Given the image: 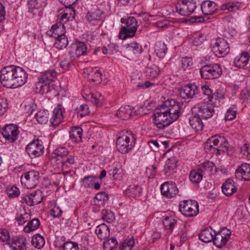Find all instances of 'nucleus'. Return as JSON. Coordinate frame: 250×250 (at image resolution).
Here are the masks:
<instances>
[{"label": "nucleus", "mask_w": 250, "mask_h": 250, "mask_svg": "<svg viewBox=\"0 0 250 250\" xmlns=\"http://www.w3.org/2000/svg\"><path fill=\"white\" fill-rule=\"evenodd\" d=\"M214 167L215 165L213 163L207 161L202 163L198 169L199 171L203 175H210L211 174Z\"/></svg>", "instance_id": "35"}, {"label": "nucleus", "mask_w": 250, "mask_h": 250, "mask_svg": "<svg viewBox=\"0 0 250 250\" xmlns=\"http://www.w3.org/2000/svg\"><path fill=\"white\" fill-rule=\"evenodd\" d=\"M84 73L87 75V78L92 82H100L102 80V73L97 67L86 68Z\"/></svg>", "instance_id": "24"}, {"label": "nucleus", "mask_w": 250, "mask_h": 250, "mask_svg": "<svg viewBox=\"0 0 250 250\" xmlns=\"http://www.w3.org/2000/svg\"><path fill=\"white\" fill-rule=\"evenodd\" d=\"M201 9L204 15L212 14L217 10L216 4L213 1H203Z\"/></svg>", "instance_id": "27"}, {"label": "nucleus", "mask_w": 250, "mask_h": 250, "mask_svg": "<svg viewBox=\"0 0 250 250\" xmlns=\"http://www.w3.org/2000/svg\"><path fill=\"white\" fill-rule=\"evenodd\" d=\"M103 12L99 9H95L88 11L87 13L86 18L89 21H93L100 20Z\"/></svg>", "instance_id": "38"}, {"label": "nucleus", "mask_w": 250, "mask_h": 250, "mask_svg": "<svg viewBox=\"0 0 250 250\" xmlns=\"http://www.w3.org/2000/svg\"><path fill=\"white\" fill-rule=\"evenodd\" d=\"M227 141L224 136L215 135L209 138L205 144V149L207 152L217 155L227 150Z\"/></svg>", "instance_id": "3"}, {"label": "nucleus", "mask_w": 250, "mask_h": 250, "mask_svg": "<svg viewBox=\"0 0 250 250\" xmlns=\"http://www.w3.org/2000/svg\"><path fill=\"white\" fill-rule=\"evenodd\" d=\"M68 43L67 38L65 35L56 38L55 42L56 47L59 49H62L67 46Z\"/></svg>", "instance_id": "48"}, {"label": "nucleus", "mask_w": 250, "mask_h": 250, "mask_svg": "<svg viewBox=\"0 0 250 250\" xmlns=\"http://www.w3.org/2000/svg\"><path fill=\"white\" fill-rule=\"evenodd\" d=\"M167 45L162 42L156 43L155 47V52L156 55L160 58H163L167 52Z\"/></svg>", "instance_id": "37"}, {"label": "nucleus", "mask_w": 250, "mask_h": 250, "mask_svg": "<svg viewBox=\"0 0 250 250\" xmlns=\"http://www.w3.org/2000/svg\"><path fill=\"white\" fill-rule=\"evenodd\" d=\"M102 214V219L108 223L112 222L115 219L114 214L110 210L103 209Z\"/></svg>", "instance_id": "52"}, {"label": "nucleus", "mask_w": 250, "mask_h": 250, "mask_svg": "<svg viewBox=\"0 0 250 250\" xmlns=\"http://www.w3.org/2000/svg\"><path fill=\"white\" fill-rule=\"evenodd\" d=\"M133 108L129 105L121 107L117 112L116 115L122 120H127L131 116Z\"/></svg>", "instance_id": "32"}, {"label": "nucleus", "mask_w": 250, "mask_h": 250, "mask_svg": "<svg viewBox=\"0 0 250 250\" xmlns=\"http://www.w3.org/2000/svg\"><path fill=\"white\" fill-rule=\"evenodd\" d=\"M36 105L34 103L31 102L24 105V112L28 115H30L35 110Z\"/></svg>", "instance_id": "62"}, {"label": "nucleus", "mask_w": 250, "mask_h": 250, "mask_svg": "<svg viewBox=\"0 0 250 250\" xmlns=\"http://www.w3.org/2000/svg\"><path fill=\"white\" fill-rule=\"evenodd\" d=\"M199 87L194 84H188L180 90V95L183 99H191L199 92Z\"/></svg>", "instance_id": "19"}, {"label": "nucleus", "mask_w": 250, "mask_h": 250, "mask_svg": "<svg viewBox=\"0 0 250 250\" xmlns=\"http://www.w3.org/2000/svg\"><path fill=\"white\" fill-rule=\"evenodd\" d=\"M159 72V68L154 64L148 65L146 70L147 76L152 79L157 77L158 76Z\"/></svg>", "instance_id": "40"}, {"label": "nucleus", "mask_w": 250, "mask_h": 250, "mask_svg": "<svg viewBox=\"0 0 250 250\" xmlns=\"http://www.w3.org/2000/svg\"><path fill=\"white\" fill-rule=\"evenodd\" d=\"M121 22L124 24L121 28L119 38L125 40L128 38L134 37L136 33L138 27V22L133 17H129L127 19H121Z\"/></svg>", "instance_id": "6"}, {"label": "nucleus", "mask_w": 250, "mask_h": 250, "mask_svg": "<svg viewBox=\"0 0 250 250\" xmlns=\"http://www.w3.org/2000/svg\"><path fill=\"white\" fill-rule=\"evenodd\" d=\"M201 91L204 95L205 99H208L214 106L224 99V92L221 89H217L212 93V90L208 85H204L201 87Z\"/></svg>", "instance_id": "11"}, {"label": "nucleus", "mask_w": 250, "mask_h": 250, "mask_svg": "<svg viewBox=\"0 0 250 250\" xmlns=\"http://www.w3.org/2000/svg\"><path fill=\"white\" fill-rule=\"evenodd\" d=\"M40 224V221L37 218H34L30 221L26 226L24 228V231L25 232H30L35 230L38 228Z\"/></svg>", "instance_id": "43"}, {"label": "nucleus", "mask_w": 250, "mask_h": 250, "mask_svg": "<svg viewBox=\"0 0 250 250\" xmlns=\"http://www.w3.org/2000/svg\"><path fill=\"white\" fill-rule=\"evenodd\" d=\"M65 30L64 25L62 23L57 22L52 26L51 30L48 31V35L56 39L64 35Z\"/></svg>", "instance_id": "25"}, {"label": "nucleus", "mask_w": 250, "mask_h": 250, "mask_svg": "<svg viewBox=\"0 0 250 250\" xmlns=\"http://www.w3.org/2000/svg\"><path fill=\"white\" fill-rule=\"evenodd\" d=\"M118 246V241L114 237L106 240L103 245L104 250H113L116 249Z\"/></svg>", "instance_id": "44"}, {"label": "nucleus", "mask_w": 250, "mask_h": 250, "mask_svg": "<svg viewBox=\"0 0 250 250\" xmlns=\"http://www.w3.org/2000/svg\"><path fill=\"white\" fill-rule=\"evenodd\" d=\"M160 189L162 194L168 198L173 197L178 192L176 185L172 182H165L161 185Z\"/></svg>", "instance_id": "18"}, {"label": "nucleus", "mask_w": 250, "mask_h": 250, "mask_svg": "<svg viewBox=\"0 0 250 250\" xmlns=\"http://www.w3.org/2000/svg\"><path fill=\"white\" fill-rule=\"evenodd\" d=\"M12 245L10 246L12 250H25L26 239L24 238H16L13 241Z\"/></svg>", "instance_id": "36"}, {"label": "nucleus", "mask_w": 250, "mask_h": 250, "mask_svg": "<svg viewBox=\"0 0 250 250\" xmlns=\"http://www.w3.org/2000/svg\"><path fill=\"white\" fill-rule=\"evenodd\" d=\"M27 6L29 11L33 14H35L38 10L41 8V4L37 1H28Z\"/></svg>", "instance_id": "53"}, {"label": "nucleus", "mask_w": 250, "mask_h": 250, "mask_svg": "<svg viewBox=\"0 0 250 250\" xmlns=\"http://www.w3.org/2000/svg\"><path fill=\"white\" fill-rule=\"evenodd\" d=\"M206 40V38L204 35L199 34L194 38L192 43L193 45L198 46L202 44Z\"/></svg>", "instance_id": "60"}, {"label": "nucleus", "mask_w": 250, "mask_h": 250, "mask_svg": "<svg viewBox=\"0 0 250 250\" xmlns=\"http://www.w3.org/2000/svg\"><path fill=\"white\" fill-rule=\"evenodd\" d=\"M180 211L185 216L193 217L199 212V206L196 201L188 200L181 201L179 205Z\"/></svg>", "instance_id": "10"}, {"label": "nucleus", "mask_w": 250, "mask_h": 250, "mask_svg": "<svg viewBox=\"0 0 250 250\" xmlns=\"http://www.w3.org/2000/svg\"><path fill=\"white\" fill-rule=\"evenodd\" d=\"M28 75L21 67L10 65L0 71V80L4 87L16 88L23 85L27 80Z\"/></svg>", "instance_id": "2"}, {"label": "nucleus", "mask_w": 250, "mask_h": 250, "mask_svg": "<svg viewBox=\"0 0 250 250\" xmlns=\"http://www.w3.org/2000/svg\"><path fill=\"white\" fill-rule=\"evenodd\" d=\"M203 174L199 171L192 170L190 171L189 174V179L191 182L194 183H198L202 179Z\"/></svg>", "instance_id": "46"}, {"label": "nucleus", "mask_w": 250, "mask_h": 250, "mask_svg": "<svg viewBox=\"0 0 250 250\" xmlns=\"http://www.w3.org/2000/svg\"><path fill=\"white\" fill-rule=\"evenodd\" d=\"M63 118L62 106L58 105L53 111L52 116L50 120V123L52 125L57 126L62 122Z\"/></svg>", "instance_id": "23"}, {"label": "nucleus", "mask_w": 250, "mask_h": 250, "mask_svg": "<svg viewBox=\"0 0 250 250\" xmlns=\"http://www.w3.org/2000/svg\"><path fill=\"white\" fill-rule=\"evenodd\" d=\"M212 51L218 57H224L229 52L227 41L222 38L213 39L211 43Z\"/></svg>", "instance_id": "9"}, {"label": "nucleus", "mask_w": 250, "mask_h": 250, "mask_svg": "<svg viewBox=\"0 0 250 250\" xmlns=\"http://www.w3.org/2000/svg\"><path fill=\"white\" fill-rule=\"evenodd\" d=\"M222 192L227 196H230L236 191V188L233 181L231 179L227 180L222 187Z\"/></svg>", "instance_id": "28"}, {"label": "nucleus", "mask_w": 250, "mask_h": 250, "mask_svg": "<svg viewBox=\"0 0 250 250\" xmlns=\"http://www.w3.org/2000/svg\"><path fill=\"white\" fill-rule=\"evenodd\" d=\"M205 21V17L203 16H192L186 21L187 22H189L191 23H202Z\"/></svg>", "instance_id": "61"}, {"label": "nucleus", "mask_w": 250, "mask_h": 250, "mask_svg": "<svg viewBox=\"0 0 250 250\" xmlns=\"http://www.w3.org/2000/svg\"><path fill=\"white\" fill-rule=\"evenodd\" d=\"M42 200V193L41 190H38L22 197L21 202L26 203L28 206H32L40 203Z\"/></svg>", "instance_id": "17"}, {"label": "nucleus", "mask_w": 250, "mask_h": 250, "mask_svg": "<svg viewBox=\"0 0 250 250\" xmlns=\"http://www.w3.org/2000/svg\"><path fill=\"white\" fill-rule=\"evenodd\" d=\"M56 77L57 73L54 70H47L42 73V75L38 78L39 82L36 83V89L42 94L48 92Z\"/></svg>", "instance_id": "5"}, {"label": "nucleus", "mask_w": 250, "mask_h": 250, "mask_svg": "<svg viewBox=\"0 0 250 250\" xmlns=\"http://www.w3.org/2000/svg\"><path fill=\"white\" fill-rule=\"evenodd\" d=\"M200 73L202 78L212 80L219 78L222 74L221 66L218 63L206 64L201 67Z\"/></svg>", "instance_id": "8"}, {"label": "nucleus", "mask_w": 250, "mask_h": 250, "mask_svg": "<svg viewBox=\"0 0 250 250\" xmlns=\"http://www.w3.org/2000/svg\"><path fill=\"white\" fill-rule=\"evenodd\" d=\"M196 7V3L194 1H178L176 4L177 11L183 16L192 13Z\"/></svg>", "instance_id": "16"}, {"label": "nucleus", "mask_w": 250, "mask_h": 250, "mask_svg": "<svg viewBox=\"0 0 250 250\" xmlns=\"http://www.w3.org/2000/svg\"><path fill=\"white\" fill-rule=\"evenodd\" d=\"M235 175L239 180H250V165L247 163L242 164L236 169Z\"/></svg>", "instance_id": "21"}, {"label": "nucleus", "mask_w": 250, "mask_h": 250, "mask_svg": "<svg viewBox=\"0 0 250 250\" xmlns=\"http://www.w3.org/2000/svg\"><path fill=\"white\" fill-rule=\"evenodd\" d=\"M194 116L189 119V123L193 129L200 131L203 129V124L202 121V118L198 115L193 114Z\"/></svg>", "instance_id": "33"}, {"label": "nucleus", "mask_w": 250, "mask_h": 250, "mask_svg": "<svg viewBox=\"0 0 250 250\" xmlns=\"http://www.w3.org/2000/svg\"><path fill=\"white\" fill-rule=\"evenodd\" d=\"M6 192L8 196L10 198L17 197L19 195L20 193L19 188L15 186L10 188H7Z\"/></svg>", "instance_id": "55"}, {"label": "nucleus", "mask_w": 250, "mask_h": 250, "mask_svg": "<svg viewBox=\"0 0 250 250\" xmlns=\"http://www.w3.org/2000/svg\"><path fill=\"white\" fill-rule=\"evenodd\" d=\"M242 153L248 159H250V144H245L240 148Z\"/></svg>", "instance_id": "59"}, {"label": "nucleus", "mask_w": 250, "mask_h": 250, "mask_svg": "<svg viewBox=\"0 0 250 250\" xmlns=\"http://www.w3.org/2000/svg\"><path fill=\"white\" fill-rule=\"evenodd\" d=\"M230 236V232L224 234L222 231L215 233L214 235L213 243L216 247L222 248L225 245L229 240Z\"/></svg>", "instance_id": "22"}, {"label": "nucleus", "mask_w": 250, "mask_h": 250, "mask_svg": "<svg viewBox=\"0 0 250 250\" xmlns=\"http://www.w3.org/2000/svg\"><path fill=\"white\" fill-rule=\"evenodd\" d=\"M70 139L74 142H80L82 141L83 129L80 127H73L70 131Z\"/></svg>", "instance_id": "34"}, {"label": "nucleus", "mask_w": 250, "mask_h": 250, "mask_svg": "<svg viewBox=\"0 0 250 250\" xmlns=\"http://www.w3.org/2000/svg\"><path fill=\"white\" fill-rule=\"evenodd\" d=\"M32 243L35 248L37 249H41L44 245V239L43 237L40 234H37L33 236L32 239Z\"/></svg>", "instance_id": "42"}, {"label": "nucleus", "mask_w": 250, "mask_h": 250, "mask_svg": "<svg viewBox=\"0 0 250 250\" xmlns=\"http://www.w3.org/2000/svg\"><path fill=\"white\" fill-rule=\"evenodd\" d=\"M181 67L183 70H186L193 64L192 60L191 58L185 57L181 60Z\"/></svg>", "instance_id": "57"}, {"label": "nucleus", "mask_w": 250, "mask_h": 250, "mask_svg": "<svg viewBox=\"0 0 250 250\" xmlns=\"http://www.w3.org/2000/svg\"><path fill=\"white\" fill-rule=\"evenodd\" d=\"M25 151L31 159L41 156L44 151L42 141L39 138L34 139L26 146Z\"/></svg>", "instance_id": "12"}, {"label": "nucleus", "mask_w": 250, "mask_h": 250, "mask_svg": "<svg viewBox=\"0 0 250 250\" xmlns=\"http://www.w3.org/2000/svg\"><path fill=\"white\" fill-rule=\"evenodd\" d=\"M10 238V235L7 230L5 229L0 230V241H7L9 240Z\"/></svg>", "instance_id": "63"}, {"label": "nucleus", "mask_w": 250, "mask_h": 250, "mask_svg": "<svg viewBox=\"0 0 250 250\" xmlns=\"http://www.w3.org/2000/svg\"><path fill=\"white\" fill-rule=\"evenodd\" d=\"M48 111L46 110H43L36 113V118L39 123L45 124L48 121Z\"/></svg>", "instance_id": "41"}, {"label": "nucleus", "mask_w": 250, "mask_h": 250, "mask_svg": "<svg viewBox=\"0 0 250 250\" xmlns=\"http://www.w3.org/2000/svg\"><path fill=\"white\" fill-rule=\"evenodd\" d=\"M177 160L174 157L168 159L165 167V171L167 175H170L175 172L177 169Z\"/></svg>", "instance_id": "29"}, {"label": "nucleus", "mask_w": 250, "mask_h": 250, "mask_svg": "<svg viewBox=\"0 0 250 250\" xmlns=\"http://www.w3.org/2000/svg\"><path fill=\"white\" fill-rule=\"evenodd\" d=\"M126 48L129 52L134 54H140L142 52V47L137 42H131L126 44Z\"/></svg>", "instance_id": "45"}, {"label": "nucleus", "mask_w": 250, "mask_h": 250, "mask_svg": "<svg viewBox=\"0 0 250 250\" xmlns=\"http://www.w3.org/2000/svg\"><path fill=\"white\" fill-rule=\"evenodd\" d=\"M237 110L234 108L230 107L227 111L225 115L226 120H232L236 117Z\"/></svg>", "instance_id": "58"}, {"label": "nucleus", "mask_w": 250, "mask_h": 250, "mask_svg": "<svg viewBox=\"0 0 250 250\" xmlns=\"http://www.w3.org/2000/svg\"><path fill=\"white\" fill-rule=\"evenodd\" d=\"M54 154L58 156L57 159L60 160L68 154L67 149L64 147H59L54 151Z\"/></svg>", "instance_id": "51"}, {"label": "nucleus", "mask_w": 250, "mask_h": 250, "mask_svg": "<svg viewBox=\"0 0 250 250\" xmlns=\"http://www.w3.org/2000/svg\"><path fill=\"white\" fill-rule=\"evenodd\" d=\"M62 212L61 209L56 206H55L50 210V214L53 217H59Z\"/></svg>", "instance_id": "64"}, {"label": "nucleus", "mask_w": 250, "mask_h": 250, "mask_svg": "<svg viewBox=\"0 0 250 250\" xmlns=\"http://www.w3.org/2000/svg\"><path fill=\"white\" fill-rule=\"evenodd\" d=\"M135 135L130 131H125L122 136H119L116 141L117 150L122 153L130 151L136 143Z\"/></svg>", "instance_id": "4"}, {"label": "nucleus", "mask_w": 250, "mask_h": 250, "mask_svg": "<svg viewBox=\"0 0 250 250\" xmlns=\"http://www.w3.org/2000/svg\"><path fill=\"white\" fill-rule=\"evenodd\" d=\"M163 224L166 229L171 230L176 224V221L171 217H166L164 219Z\"/></svg>", "instance_id": "49"}, {"label": "nucleus", "mask_w": 250, "mask_h": 250, "mask_svg": "<svg viewBox=\"0 0 250 250\" xmlns=\"http://www.w3.org/2000/svg\"><path fill=\"white\" fill-rule=\"evenodd\" d=\"M39 178L38 171L31 170L24 173L21 178V184L27 188H32L38 184Z\"/></svg>", "instance_id": "13"}, {"label": "nucleus", "mask_w": 250, "mask_h": 250, "mask_svg": "<svg viewBox=\"0 0 250 250\" xmlns=\"http://www.w3.org/2000/svg\"><path fill=\"white\" fill-rule=\"evenodd\" d=\"M97 178L95 176H87L81 179L82 185L85 188H89L92 186Z\"/></svg>", "instance_id": "50"}, {"label": "nucleus", "mask_w": 250, "mask_h": 250, "mask_svg": "<svg viewBox=\"0 0 250 250\" xmlns=\"http://www.w3.org/2000/svg\"><path fill=\"white\" fill-rule=\"evenodd\" d=\"M134 244V241L132 237L126 239L120 244L119 249L120 250H131Z\"/></svg>", "instance_id": "47"}, {"label": "nucleus", "mask_w": 250, "mask_h": 250, "mask_svg": "<svg viewBox=\"0 0 250 250\" xmlns=\"http://www.w3.org/2000/svg\"><path fill=\"white\" fill-rule=\"evenodd\" d=\"M249 59V54L247 52H243L240 56H238L235 59L234 63L236 66L243 67L248 63Z\"/></svg>", "instance_id": "31"}, {"label": "nucleus", "mask_w": 250, "mask_h": 250, "mask_svg": "<svg viewBox=\"0 0 250 250\" xmlns=\"http://www.w3.org/2000/svg\"><path fill=\"white\" fill-rule=\"evenodd\" d=\"M63 250H79L78 244L73 242H67L63 244Z\"/></svg>", "instance_id": "56"}, {"label": "nucleus", "mask_w": 250, "mask_h": 250, "mask_svg": "<svg viewBox=\"0 0 250 250\" xmlns=\"http://www.w3.org/2000/svg\"><path fill=\"white\" fill-rule=\"evenodd\" d=\"M87 46L83 42H76L72 43L69 47L68 54L70 58L75 60L82 55H84L87 52Z\"/></svg>", "instance_id": "15"}, {"label": "nucleus", "mask_w": 250, "mask_h": 250, "mask_svg": "<svg viewBox=\"0 0 250 250\" xmlns=\"http://www.w3.org/2000/svg\"><path fill=\"white\" fill-rule=\"evenodd\" d=\"M18 132V127L16 125L13 124L8 125L5 126V128L2 132V134L3 137L7 141L13 143L17 139Z\"/></svg>", "instance_id": "20"}, {"label": "nucleus", "mask_w": 250, "mask_h": 250, "mask_svg": "<svg viewBox=\"0 0 250 250\" xmlns=\"http://www.w3.org/2000/svg\"><path fill=\"white\" fill-rule=\"evenodd\" d=\"M95 232L99 238L101 239H106L110 235L109 227L104 223L97 227Z\"/></svg>", "instance_id": "30"}, {"label": "nucleus", "mask_w": 250, "mask_h": 250, "mask_svg": "<svg viewBox=\"0 0 250 250\" xmlns=\"http://www.w3.org/2000/svg\"><path fill=\"white\" fill-rule=\"evenodd\" d=\"M141 188L138 185H131L125 190V194L128 197H134L139 195L141 192Z\"/></svg>", "instance_id": "39"}, {"label": "nucleus", "mask_w": 250, "mask_h": 250, "mask_svg": "<svg viewBox=\"0 0 250 250\" xmlns=\"http://www.w3.org/2000/svg\"><path fill=\"white\" fill-rule=\"evenodd\" d=\"M180 114V103L173 99L167 100L154 113V124L157 128L164 129L177 120Z\"/></svg>", "instance_id": "1"}, {"label": "nucleus", "mask_w": 250, "mask_h": 250, "mask_svg": "<svg viewBox=\"0 0 250 250\" xmlns=\"http://www.w3.org/2000/svg\"><path fill=\"white\" fill-rule=\"evenodd\" d=\"M215 233L211 228H205L199 234V239L204 243L210 242L213 240Z\"/></svg>", "instance_id": "26"}, {"label": "nucleus", "mask_w": 250, "mask_h": 250, "mask_svg": "<svg viewBox=\"0 0 250 250\" xmlns=\"http://www.w3.org/2000/svg\"><path fill=\"white\" fill-rule=\"evenodd\" d=\"M62 3L65 7V10H63V13L61 12L58 16V20L59 21L58 23H62L64 24L70 21L73 20L75 16V10L72 5L74 4L76 1H74L72 4H66V1H61Z\"/></svg>", "instance_id": "14"}, {"label": "nucleus", "mask_w": 250, "mask_h": 250, "mask_svg": "<svg viewBox=\"0 0 250 250\" xmlns=\"http://www.w3.org/2000/svg\"><path fill=\"white\" fill-rule=\"evenodd\" d=\"M237 1L235 2L234 1H229L228 3H224L222 5V9L223 10H228L229 11H234L238 9V7L236 5Z\"/></svg>", "instance_id": "54"}, {"label": "nucleus", "mask_w": 250, "mask_h": 250, "mask_svg": "<svg viewBox=\"0 0 250 250\" xmlns=\"http://www.w3.org/2000/svg\"><path fill=\"white\" fill-rule=\"evenodd\" d=\"M214 105L208 102L197 104L191 109L193 114L200 117L202 119L207 120L215 114Z\"/></svg>", "instance_id": "7"}]
</instances>
